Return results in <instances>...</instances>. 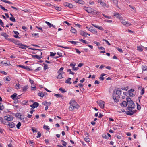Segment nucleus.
<instances>
[{
    "mask_svg": "<svg viewBox=\"0 0 147 147\" xmlns=\"http://www.w3.org/2000/svg\"><path fill=\"white\" fill-rule=\"evenodd\" d=\"M128 107L127 108L128 110L129 111H126V113L127 115H131L135 113V111H132V109L134 108L135 107V105L133 101H131L129 103H127Z\"/></svg>",
    "mask_w": 147,
    "mask_h": 147,
    "instance_id": "1",
    "label": "nucleus"
},
{
    "mask_svg": "<svg viewBox=\"0 0 147 147\" xmlns=\"http://www.w3.org/2000/svg\"><path fill=\"white\" fill-rule=\"evenodd\" d=\"M17 45H18V47L20 48L24 49H26V47L28 48L31 49L32 50H38L39 51L42 50L39 49H35V48H30L28 46H27L26 45H25L24 44H22V43H18L17 44Z\"/></svg>",
    "mask_w": 147,
    "mask_h": 147,
    "instance_id": "2",
    "label": "nucleus"
},
{
    "mask_svg": "<svg viewBox=\"0 0 147 147\" xmlns=\"http://www.w3.org/2000/svg\"><path fill=\"white\" fill-rule=\"evenodd\" d=\"M120 21L121 23L123 25H125L126 26H128L131 25L130 23H129L128 22L125 21V20L123 19L122 18L120 19Z\"/></svg>",
    "mask_w": 147,
    "mask_h": 147,
    "instance_id": "3",
    "label": "nucleus"
},
{
    "mask_svg": "<svg viewBox=\"0 0 147 147\" xmlns=\"http://www.w3.org/2000/svg\"><path fill=\"white\" fill-rule=\"evenodd\" d=\"M121 90H117L116 91V92H113V94H115V96L117 97V98H120V95L121 94Z\"/></svg>",
    "mask_w": 147,
    "mask_h": 147,
    "instance_id": "4",
    "label": "nucleus"
},
{
    "mask_svg": "<svg viewBox=\"0 0 147 147\" xmlns=\"http://www.w3.org/2000/svg\"><path fill=\"white\" fill-rule=\"evenodd\" d=\"M96 102L98 104L99 106L102 109H103L104 107L105 102L102 100H100L99 101H97Z\"/></svg>",
    "mask_w": 147,
    "mask_h": 147,
    "instance_id": "5",
    "label": "nucleus"
},
{
    "mask_svg": "<svg viewBox=\"0 0 147 147\" xmlns=\"http://www.w3.org/2000/svg\"><path fill=\"white\" fill-rule=\"evenodd\" d=\"M1 35L4 36L5 38V39L8 40H12L11 39L9 38V35H7V34L6 33H2L1 34Z\"/></svg>",
    "mask_w": 147,
    "mask_h": 147,
    "instance_id": "6",
    "label": "nucleus"
},
{
    "mask_svg": "<svg viewBox=\"0 0 147 147\" xmlns=\"http://www.w3.org/2000/svg\"><path fill=\"white\" fill-rule=\"evenodd\" d=\"M5 119L7 121H11L13 119V117L9 115L5 116L4 117Z\"/></svg>",
    "mask_w": 147,
    "mask_h": 147,
    "instance_id": "7",
    "label": "nucleus"
},
{
    "mask_svg": "<svg viewBox=\"0 0 147 147\" xmlns=\"http://www.w3.org/2000/svg\"><path fill=\"white\" fill-rule=\"evenodd\" d=\"M128 92L129 96H135L134 90L133 89H131L128 91Z\"/></svg>",
    "mask_w": 147,
    "mask_h": 147,
    "instance_id": "8",
    "label": "nucleus"
},
{
    "mask_svg": "<svg viewBox=\"0 0 147 147\" xmlns=\"http://www.w3.org/2000/svg\"><path fill=\"white\" fill-rule=\"evenodd\" d=\"M138 89L140 90V94L142 95L144 94V89L141 86H138Z\"/></svg>",
    "mask_w": 147,
    "mask_h": 147,
    "instance_id": "9",
    "label": "nucleus"
},
{
    "mask_svg": "<svg viewBox=\"0 0 147 147\" xmlns=\"http://www.w3.org/2000/svg\"><path fill=\"white\" fill-rule=\"evenodd\" d=\"M39 106V104L37 102H34V103L30 105V107L34 109L37 107Z\"/></svg>",
    "mask_w": 147,
    "mask_h": 147,
    "instance_id": "10",
    "label": "nucleus"
},
{
    "mask_svg": "<svg viewBox=\"0 0 147 147\" xmlns=\"http://www.w3.org/2000/svg\"><path fill=\"white\" fill-rule=\"evenodd\" d=\"M85 10L89 13H91L92 12L93 9L90 7H85Z\"/></svg>",
    "mask_w": 147,
    "mask_h": 147,
    "instance_id": "11",
    "label": "nucleus"
},
{
    "mask_svg": "<svg viewBox=\"0 0 147 147\" xmlns=\"http://www.w3.org/2000/svg\"><path fill=\"white\" fill-rule=\"evenodd\" d=\"M92 25L94 26L96 28H98V29L100 30H103L104 29L102 28V27L101 26H98L94 24H92Z\"/></svg>",
    "mask_w": 147,
    "mask_h": 147,
    "instance_id": "12",
    "label": "nucleus"
},
{
    "mask_svg": "<svg viewBox=\"0 0 147 147\" xmlns=\"http://www.w3.org/2000/svg\"><path fill=\"white\" fill-rule=\"evenodd\" d=\"M114 16L117 18H119L120 20L122 18L121 15L120 14L117 13H115L114 14Z\"/></svg>",
    "mask_w": 147,
    "mask_h": 147,
    "instance_id": "13",
    "label": "nucleus"
},
{
    "mask_svg": "<svg viewBox=\"0 0 147 147\" xmlns=\"http://www.w3.org/2000/svg\"><path fill=\"white\" fill-rule=\"evenodd\" d=\"M32 56L33 58H35L38 59L39 60L42 57L40 55H32Z\"/></svg>",
    "mask_w": 147,
    "mask_h": 147,
    "instance_id": "14",
    "label": "nucleus"
},
{
    "mask_svg": "<svg viewBox=\"0 0 147 147\" xmlns=\"http://www.w3.org/2000/svg\"><path fill=\"white\" fill-rule=\"evenodd\" d=\"M18 66L22 68L23 69H25L28 71H30L31 69L28 67H26L23 65H18Z\"/></svg>",
    "mask_w": 147,
    "mask_h": 147,
    "instance_id": "15",
    "label": "nucleus"
},
{
    "mask_svg": "<svg viewBox=\"0 0 147 147\" xmlns=\"http://www.w3.org/2000/svg\"><path fill=\"white\" fill-rule=\"evenodd\" d=\"M113 99L115 102H118L119 100L118 99V98H117V97L115 96V94H113Z\"/></svg>",
    "mask_w": 147,
    "mask_h": 147,
    "instance_id": "16",
    "label": "nucleus"
},
{
    "mask_svg": "<svg viewBox=\"0 0 147 147\" xmlns=\"http://www.w3.org/2000/svg\"><path fill=\"white\" fill-rule=\"evenodd\" d=\"M121 105H122L123 107H125L127 105V102L125 101H123L122 103H120Z\"/></svg>",
    "mask_w": 147,
    "mask_h": 147,
    "instance_id": "17",
    "label": "nucleus"
},
{
    "mask_svg": "<svg viewBox=\"0 0 147 147\" xmlns=\"http://www.w3.org/2000/svg\"><path fill=\"white\" fill-rule=\"evenodd\" d=\"M7 125H8L11 128H12L14 127L15 126V124L13 122L9 123Z\"/></svg>",
    "mask_w": 147,
    "mask_h": 147,
    "instance_id": "18",
    "label": "nucleus"
},
{
    "mask_svg": "<svg viewBox=\"0 0 147 147\" xmlns=\"http://www.w3.org/2000/svg\"><path fill=\"white\" fill-rule=\"evenodd\" d=\"M70 105H74V106L76 105V102L74 100H71L70 102Z\"/></svg>",
    "mask_w": 147,
    "mask_h": 147,
    "instance_id": "19",
    "label": "nucleus"
},
{
    "mask_svg": "<svg viewBox=\"0 0 147 147\" xmlns=\"http://www.w3.org/2000/svg\"><path fill=\"white\" fill-rule=\"evenodd\" d=\"M76 108V105L74 106V105H70V107H69V109L70 111H72Z\"/></svg>",
    "mask_w": 147,
    "mask_h": 147,
    "instance_id": "20",
    "label": "nucleus"
},
{
    "mask_svg": "<svg viewBox=\"0 0 147 147\" xmlns=\"http://www.w3.org/2000/svg\"><path fill=\"white\" fill-rule=\"evenodd\" d=\"M71 79V78H68V79L66 80L65 83L68 84H71V82H70Z\"/></svg>",
    "mask_w": 147,
    "mask_h": 147,
    "instance_id": "21",
    "label": "nucleus"
},
{
    "mask_svg": "<svg viewBox=\"0 0 147 147\" xmlns=\"http://www.w3.org/2000/svg\"><path fill=\"white\" fill-rule=\"evenodd\" d=\"M55 96L57 98L61 97L62 99L63 98V96L61 94H55Z\"/></svg>",
    "mask_w": 147,
    "mask_h": 147,
    "instance_id": "22",
    "label": "nucleus"
},
{
    "mask_svg": "<svg viewBox=\"0 0 147 147\" xmlns=\"http://www.w3.org/2000/svg\"><path fill=\"white\" fill-rule=\"evenodd\" d=\"M17 94L16 93H14L11 96V97L13 100L16 99V96Z\"/></svg>",
    "mask_w": 147,
    "mask_h": 147,
    "instance_id": "23",
    "label": "nucleus"
},
{
    "mask_svg": "<svg viewBox=\"0 0 147 147\" xmlns=\"http://www.w3.org/2000/svg\"><path fill=\"white\" fill-rule=\"evenodd\" d=\"M80 34L81 35L84 36H86V33L84 31H80Z\"/></svg>",
    "mask_w": 147,
    "mask_h": 147,
    "instance_id": "24",
    "label": "nucleus"
},
{
    "mask_svg": "<svg viewBox=\"0 0 147 147\" xmlns=\"http://www.w3.org/2000/svg\"><path fill=\"white\" fill-rule=\"evenodd\" d=\"M71 32L74 33V34H76L77 32L76 30V29L72 27H71Z\"/></svg>",
    "mask_w": 147,
    "mask_h": 147,
    "instance_id": "25",
    "label": "nucleus"
},
{
    "mask_svg": "<svg viewBox=\"0 0 147 147\" xmlns=\"http://www.w3.org/2000/svg\"><path fill=\"white\" fill-rule=\"evenodd\" d=\"M100 4L103 7H107V5L104 2H102L101 3H100Z\"/></svg>",
    "mask_w": 147,
    "mask_h": 147,
    "instance_id": "26",
    "label": "nucleus"
},
{
    "mask_svg": "<svg viewBox=\"0 0 147 147\" xmlns=\"http://www.w3.org/2000/svg\"><path fill=\"white\" fill-rule=\"evenodd\" d=\"M106 74H102L101 75V76L99 78V79L102 81L104 80V78L103 77V76H104Z\"/></svg>",
    "mask_w": 147,
    "mask_h": 147,
    "instance_id": "27",
    "label": "nucleus"
},
{
    "mask_svg": "<svg viewBox=\"0 0 147 147\" xmlns=\"http://www.w3.org/2000/svg\"><path fill=\"white\" fill-rule=\"evenodd\" d=\"M59 74L57 76V78L59 79H61L63 78L61 73H58Z\"/></svg>",
    "mask_w": 147,
    "mask_h": 147,
    "instance_id": "28",
    "label": "nucleus"
},
{
    "mask_svg": "<svg viewBox=\"0 0 147 147\" xmlns=\"http://www.w3.org/2000/svg\"><path fill=\"white\" fill-rule=\"evenodd\" d=\"M45 23L47 24L48 26L50 28L52 26H53V25L51 24L49 22H48L46 21Z\"/></svg>",
    "mask_w": 147,
    "mask_h": 147,
    "instance_id": "29",
    "label": "nucleus"
},
{
    "mask_svg": "<svg viewBox=\"0 0 147 147\" xmlns=\"http://www.w3.org/2000/svg\"><path fill=\"white\" fill-rule=\"evenodd\" d=\"M38 95L41 97H43L44 96V94L42 92H40L38 94Z\"/></svg>",
    "mask_w": 147,
    "mask_h": 147,
    "instance_id": "30",
    "label": "nucleus"
},
{
    "mask_svg": "<svg viewBox=\"0 0 147 147\" xmlns=\"http://www.w3.org/2000/svg\"><path fill=\"white\" fill-rule=\"evenodd\" d=\"M43 128L47 131H49L50 129L49 128V126L45 125H44Z\"/></svg>",
    "mask_w": 147,
    "mask_h": 147,
    "instance_id": "31",
    "label": "nucleus"
},
{
    "mask_svg": "<svg viewBox=\"0 0 147 147\" xmlns=\"http://www.w3.org/2000/svg\"><path fill=\"white\" fill-rule=\"evenodd\" d=\"M112 1L113 2V3L115 4V5H116V6L118 7V0H112Z\"/></svg>",
    "mask_w": 147,
    "mask_h": 147,
    "instance_id": "32",
    "label": "nucleus"
},
{
    "mask_svg": "<svg viewBox=\"0 0 147 147\" xmlns=\"http://www.w3.org/2000/svg\"><path fill=\"white\" fill-rule=\"evenodd\" d=\"M4 109V106L2 103L0 102V110H2Z\"/></svg>",
    "mask_w": 147,
    "mask_h": 147,
    "instance_id": "33",
    "label": "nucleus"
},
{
    "mask_svg": "<svg viewBox=\"0 0 147 147\" xmlns=\"http://www.w3.org/2000/svg\"><path fill=\"white\" fill-rule=\"evenodd\" d=\"M32 131L33 133H34L35 132H36L37 131V129L36 128H34L33 127H32L31 128Z\"/></svg>",
    "mask_w": 147,
    "mask_h": 147,
    "instance_id": "34",
    "label": "nucleus"
},
{
    "mask_svg": "<svg viewBox=\"0 0 147 147\" xmlns=\"http://www.w3.org/2000/svg\"><path fill=\"white\" fill-rule=\"evenodd\" d=\"M142 69L143 71L146 70L147 69V67L145 65H143L142 66Z\"/></svg>",
    "mask_w": 147,
    "mask_h": 147,
    "instance_id": "35",
    "label": "nucleus"
},
{
    "mask_svg": "<svg viewBox=\"0 0 147 147\" xmlns=\"http://www.w3.org/2000/svg\"><path fill=\"white\" fill-rule=\"evenodd\" d=\"M9 19L11 21L13 22H15L16 21L15 19L13 16L10 17Z\"/></svg>",
    "mask_w": 147,
    "mask_h": 147,
    "instance_id": "36",
    "label": "nucleus"
},
{
    "mask_svg": "<svg viewBox=\"0 0 147 147\" xmlns=\"http://www.w3.org/2000/svg\"><path fill=\"white\" fill-rule=\"evenodd\" d=\"M92 14L93 15H95L97 14L98 12L96 10H94L93 9L92 10V12H91Z\"/></svg>",
    "mask_w": 147,
    "mask_h": 147,
    "instance_id": "37",
    "label": "nucleus"
},
{
    "mask_svg": "<svg viewBox=\"0 0 147 147\" xmlns=\"http://www.w3.org/2000/svg\"><path fill=\"white\" fill-rule=\"evenodd\" d=\"M63 67H62L58 71L57 73H61L62 72V71L63 70Z\"/></svg>",
    "mask_w": 147,
    "mask_h": 147,
    "instance_id": "38",
    "label": "nucleus"
},
{
    "mask_svg": "<svg viewBox=\"0 0 147 147\" xmlns=\"http://www.w3.org/2000/svg\"><path fill=\"white\" fill-rule=\"evenodd\" d=\"M57 46L58 47H62V48H64L65 49H70V48H69V47H63V46L57 45Z\"/></svg>",
    "mask_w": 147,
    "mask_h": 147,
    "instance_id": "39",
    "label": "nucleus"
},
{
    "mask_svg": "<svg viewBox=\"0 0 147 147\" xmlns=\"http://www.w3.org/2000/svg\"><path fill=\"white\" fill-rule=\"evenodd\" d=\"M1 63H2L3 65H9L8 63H7V62H6V61H1Z\"/></svg>",
    "mask_w": 147,
    "mask_h": 147,
    "instance_id": "40",
    "label": "nucleus"
},
{
    "mask_svg": "<svg viewBox=\"0 0 147 147\" xmlns=\"http://www.w3.org/2000/svg\"><path fill=\"white\" fill-rule=\"evenodd\" d=\"M59 90L62 93H63L66 92V91L64 90V89H63L62 88H59Z\"/></svg>",
    "mask_w": 147,
    "mask_h": 147,
    "instance_id": "41",
    "label": "nucleus"
},
{
    "mask_svg": "<svg viewBox=\"0 0 147 147\" xmlns=\"http://www.w3.org/2000/svg\"><path fill=\"white\" fill-rule=\"evenodd\" d=\"M61 142H63L62 145L64 146L65 147L67 144L66 142L63 140H62Z\"/></svg>",
    "mask_w": 147,
    "mask_h": 147,
    "instance_id": "42",
    "label": "nucleus"
},
{
    "mask_svg": "<svg viewBox=\"0 0 147 147\" xmlns=\"http://www.w3.org/2000/svg\"><path fill=\"white\" fill-rule=\"evenodd\" d=\"M21 123L20 122H19L18 124L16 125V127L18 129H19L20 127L21 126Z\"/></svg>",
    "mask_w": 147,
    "mask_h": 147,
    "instance_id": "43",
    "label": "nucleus"
},
{
    "mask_svg": "<svg viewBox=\"0 0 147 147\" xmlns=\"http://www.w3.org/2000/svg\"><path fill=\"white\" fill-rule=\"evenodd\" d=\"M89 30L91 31L92 32L94 33L97 34V31H96L94 29H92L91 30Z\"/></svg>",
    "mask_w": 147,
    "mask_h": 147,
    "instance_id": "44",
    "label": "nucleus"
},
{
    "mask_svg": "<svg viewBox=\"0 0 147 147\" xmlns=\"http://www.w3.org/2000/svg\"><path fill=\"white\" fill-rule=\"evenodd\" d=\"M54 7L55 8L56 10H59V11H61V8L60 7H56L55 6H54Z\"/></svg>",
    "mask_w": 147,
    "mask_h": 147,
    "instance_id": "45",
    "label": "nucleus"
},
{
    "mask_svg": "<svg viewBox=\"0 0 147 147\" xmlns=\"http://www.w3.org/2000/svg\"><path fill=\"white\" fill-rule=\"evenodd\" d=\"M84 140L86 142H89L90 141V139L88 138H84Z\"/></svg>",
    "mask_w": 147,
    "mask_h": 147,
    "instance_id": "46",
    "label": "nucleus"
},
{
    "mask_svg": "<svg viewBox=\"0 0 147 147\" xmlns=\"http://www.w3.org/2000/svg\"><path fill=\"white\" fill-rule=\"evenodd\" d=\"M22 116V115H20V113H17L16 114V117H19L20 116L21 117Z\"/></svg>",
    "mask_w": 147,
    "mask_h": 147,
    "instance_id": "47",
    "label": "nucleus"
},
{
    "mask_svg": "<svg viewBox=\"0 0 147 147\" xmlns=\"http://www.w3.org/2000/svg\"><path fill=\"white\" fill-rule=\"evenodd\" d=\"M41 69V67H39L37 68V69H36L34 71L35 72H37L38 71L40 70Z\"/></svg>",
    "mask_w": 147,
    "mask_h": 147,
    "instance_id": "48",
    "label": "nucleus"
},
{
    "mask_svg": "<svg viewBox=\"0 0 147 147\" xmlns=\"http://www.w3.org/2000/svg\"><path fill=\"white\" fill-rule=\"evenodd\" d=\"M0 8L3 10L6 11H7V10L6 9H5L1 5H0Z\"/></svg>",
    "mask_w": 147,
    "mask_h": 147,
    "instance_id": "49",
    "label": "nucleus"
},
{
    "mask_svg": "<svg viewBox=\"0 0 147 147\" xmlns=\"http://www.w3.org/2000/svg\"><path fill=\"white\" fill-rule=\"evenodd\" d=\"M28 88L27 86H24L23 88V91H26Z\"/></svg>",
    "mask_w": 147,
    "mask_h": 147,
    "instance_id": "50",
    "label": "nucleus"
},
{
    "mask_svg": "<svg viewBox=\"0 0 147 147\" xmlns=\"http://www.w3.org/2000/svg\"><path fill=\"white\" fill-rule=\"evenodd\" d=\"M44 69L45 70H46L48 68V65L47 64H44Z\"/></svg>",
    "mask_w": 147,
    "mask_h": 147,
    "instance_id": "51",
    "label": "nucleus"
},
{
    "mask_svg": "<svg viewBox=\"0 0 147 147\" xmlns=\"http://www.w3.org/2000/svg\"><path fill=\"white\" fill-rule=\"evenodd\" d=\"M103 40L105 41L108 45H111V44L107 40L105 39H103Z\"/></svg>",
    "mask_w": 147,
    "mask_h": 147,
    "instance_id": "52",
    "label": "nucleus"
},
{
    "mask_svg": "<svg viewBox=\"0 0 147 147\" xmlns=\"http://www.w3.org/2000/svg\"><path fill=\"white\" fill-rule=\"evenodd\" d=\"M4 24L2 22V21L0 19V25H1L3 27H4V26H3Z\"/></svg>",
    "mask_w": 147,
    "mask_h": 147,
    "instance_id": "53",
    "label": "nucleus"
},
{
    "mask_svg": "<svg viewBox=\"0 0 147 147\" xmlns=\"http://www.w3.org/2000/svg\"><path fill=\"white\" fill-rule=\"evenodd\" d=\"M63 5L64 6H65L68 7L69 6V3L68 2H65V3H64Z\"/></svg>",
    "mask_w": 147,
    "mask_h": 147,
    "instance_id": "54",
    "label": "nucleus"
},
{
    "mask_svg": "<svg viewBox=\"0 0 147 147\" xmlns=\"http://www.w3.org/2000/svg\"><path fill=\"white\" fill-rule=\"evenodd\" d=\"M69 42L71 43V44H74V45H75L77 43H78V42H76L74 41H69Z\"/></svg>",
    "mask_w": 147,
    "mask_h": 147,
    "instance_id": "55",
    "label": "nucleus"
},
{
    "mask_svg": "<svg viewBox=\"0 0 147 147\" xmlns=\"http://www.w3.org/2000/svg\"><path fill=\"white\" fill-rule=\"evenodd\" d=\"M31 90H36V86L32 87V85H31Z\"/></svg>",
    "mask_w": 147,
    "mask_h": 147,
    "instance_id": "56",
    "label": "nucleus"
},
{
    "mask_svg": "<svg viewBox=\"0 0 147 147\" xmlns=\"http://www.w3.org/2000/svg\"><path fill=\"white\" fill-rule=\"evenodd\" d=\"M79 40L80 41L86 44L87 43V42H86L85 40H84L83 39H80Z\"/></svg>",
    "mask_w": 147,
    "mask_h": 147,
    "instance_id": "57",
    "label": "nucleus"
},
{
    "mask_svg": "<svg viewBox=\"0 0 147 147\" xmlns=\"http://www.w3.org/2000/svg\"><path fill=\"white\" fill-rule=\"evenodd\" d=\"M16 89H18L19 88H20V85L18 83V84H17L16 85Z\"/></svg>",
    "mask_w": 147,
    "mask_h": 147,
    "instance_id": "58",
    "label": "nucleus"
},
{
    "mask_svg": "<svg viewBox=\"0 0 147 147\" xmlns=\"http://www.w3.org/2000/svg\"><path fill=\"white\" fill-rule=\"evenodd\" d=\"M127 103H129V102H131V101H132V100H131V99L129 98H127Z\"/></svg>",
    "mask_w": 147,
    "mask_h": 147,
    "instance_id": "59",
    "label": "nucleus"
},
{
    "mask_svg": "<svg viewBox=\"0 0 147 147\" xmlns=\"http://www.w3.org/2000/svg\"><path fill=\"white\" fill-rule=\"evenodd\" d=\"M102 15H103V16L105 17L106 18H107L108 19H110L111 18V16H108L106 15H105V14H103Z\"/></svg>",
    "mask_w": 147,
    "mask_h": 147,
    "instance_id": "60",
    "label": "nucleus"
},
{
    "mask_svg": "<svg viewBox=\"0 0 147 147\" xmlns=\"http://www.w3.org/2000/svg\"><path fill=\"white\" fill-rule=\"evenodd\" d=\"M103 137L106 139H108L109 138V137H108L107 135H104L102 136Z\"/></svg>",
    "mask_w": 147,
    "mask_h": 147,
    "instance_id": "61",
    "label": "nucleus"
},
{
    "mask_svg": "<svg viewBox=\"0 0 147 147\" xmlns=\"http://www.w3.org/2000/svg\"><path fill=\"white\" fill-rule=\"evenodd\" d=\"M56 54V53H53V52H50V56H53Z\"/></svg>",
    "mask_w": 147,
    "mask_h": 147,
    "instance_id": "62",
    "label": "nucleus"
},
{
    "mask_svg": "<svg viewBox=\"0 0 147 147\" xmlns=\"http://www.w3.org/2000/svg\"><path fill=\"white\" fill-rule=\"evenodd\" d=\"M78 67H73L72 68V70H73L74 71H76L78 69Z\"/></svg>",
    "mask_w": 147,
    "mask_h": 147,
    "instance_id": "63",
    "label": "nucleus"
},
{
    "mask_svg": "<svg viewBox=\"0 0 147 147\" xmlns=\"http://www.w3.org/2000/svg\"><path fill=\"white\" fill-rule=\"evenodd\" d=\"M29 144L31 146H32L33 145L34 143L30 140H29L28 141Z\"/></svg>",
    "mask_w": 147,
    "mask_h": 147,
    "instance_id": "64",
    "label": "nucleus"
}]
</instances>
